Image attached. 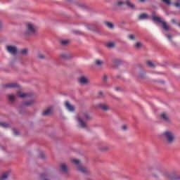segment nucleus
<instances>
[{"mask_svg":"<svg viewBox=\"0 0 180 180\" xmlns=\"http://www.w3.org/2000/svg\"><path fill=\"white\" fill-rule=\"evenodd\" d=\"M37 30V27H35L34 25L29 22L26 25V29L24 32V34H25V36H30V34H34Z\"/></svg>","mask_w":180,"mask_h":180,"instance_id":"nucleus-2","label":"nucleus"},{"mask_svg":"<svg viewBox=\"0 0 180 180\" xmlns=\"http://www.w3.org/2000/svg\"><path fill=\"white\" fill-rule=\"evenodd\" d=\"M98 96H99V98H102V96H103V92L99 91L98 92Z\"/></svg>","mask_w":180,"mask_h":180,"instance_id":"nucleus-40","label":"nucleus"},{"mask_svg":"<svg viewBox=\"0 0 180 180\" xmlns=\"http://www.w3.org/2000/svg\"><path fill=\"white\" fill-rule=\"evenodd\" d=\"M127 5L129 8H131V9H134V4H131L130 1L127 0L126 2L123 1H118L116 3V5H118V6H120V5Z\"/></svg>","mask_w":180,"mask_h":180,"instance_id":"nucleus-6","label":"nucleus"},{"mask_svg":"<svg viewBox=\"0 0 180 180\" xmlns=\"http://www.w3.org/2000/svg\"><path fill=\"white\" fill-rule=\"evenodd\" d=\"M40 158L44 159L46 158V155L43 152L40 153L39 154Z\"/></svg>","mask_w":180,"mask_h":180,"instance_id":"nucleus-34","label":"nucleus"},{"mask_svg":"<svg viewBox=\"0 0 180 180\" xmlns=\"http://www.w3.org/2000/svg\"><path fill=\"white\" fill-rule=\"evenodd\" d=\"M8 53L11 54V56H16L18 54V48L15 46L8 45L6 47Z\"/></svg>","mask_w":180,"mask_h":180,"instance_id":"nucleus-5","label":"nucleus"},{"mask_svg":"<svg viewBox=\"0 0 180 180\" xmlns=\"http://www.w3.org/2000/svg\"><path fill=\"white\" fill-rule=\"evenodd\" d=\"M165 175H166V176H167V179L169 180H180V176H172V175H168V173L167 172H165Z\"/></svg>","mask_w":180,"mask_h":180,"instance_id":"nucleus-14","label":"nucleus"},{"mask_svg":"<svg viewBox=\"0 0 180 180\" xmlns=\"http://www.w3.org/2000/svg\"><path fill=\"white\" fill-rule=\"evenodd\" d=\"M146 0H139V2L143 3V2H146Z\"/></svg>","mask_w":180,"mask_h":180,"instance_id":"nucleus-44","label":"nucleus"},{"mask_svg":"<svg viewBox=\"0 0 180 180\" xmlns=\"http://www.w3.org/2000/svg\"><path fill=\"white\" fill-rule=\"evenodd\" d=\"M9 176V172H6L2 174L0 177V180H7Z\"/></svg>","mask_w":180,"mask_h":180,"instance_id":"nucleus-15","label":"nucleus"},{"mask_svg":"<svg viewBox=\"0 0 180 180\" xmlns=\"http://www.w3.org/2000/svg\"><path fill=\"white\" fill-rule=\"evenodd\" d=\"M146 64L148 65V67H150V68H154L155 67V65H154V63H153V62H151L150 60H148L146 62Z\"/></svg>","mask_w":180,"mask_h":180,"instance_id":"nucleus-24","label":"nucleus"},{"mask_svg":"<svg viewBox=\"0 0 180 180\" xmlns=\"http://www.w3.org/2000/svg\"><path fill=\"white\" fill-rule=\"evenodd\" d=\"M19 85L16 83H8L3 86V88L11 89L12 88H18Z\"/></svg>","mask_w":180,"mask_h":180,"instance_id":"nucleus-7","label":"nucleus"},{"mask_svg":"<svg viewBox=\"0 0 180 180\" xmlns=\"http://www.w3.org/2000/svg\"><path fill=\"white\" fill-rule=\"evenodd\" d=\"M38 58H39L40 60L44 59V55H43V54H39V55H38Z\"/></svg>","mask_w":180,"mask_h":180,"instance_id":"nucleus-36","label":"nucleus"},{"mask_svg":"<svg viewBox=\"0 0 180 180\" xmlns=\"http://www.w3.org/2000/svg\"><path fill=\"white\" fill-rule=\"evenodd\" d=\"M148 15H147L146 13H142L139 16L138 20H143L144 19H148Z\"/></svg>","mask_w":180,"mask_h":180,"instance_id":"nucleus-17","label":"nucleus"},{"mask_svg":"<svg viewBox=\"0 0 180 180\" xmlns=\"http://www.w3.org/2000/svg\"><path fill=\"white\" fill-rule=\"evenodd\" d=\"M16 98L17 96L13 94H9L8 96V99L10 101V102H15V101H16Z\"/></svg>","mask_w":180,"mask_h":180,"instance_id":"nucleus-18","label":"nucleus"},{"mask_svg":"<svg viewBox=\"0 0 180 180\" xmlns=\"http://www.w3.org/2000/svg\"><path fill=\"white\" fill-rule=\"evenodd\" d=\"M61 169L65 174H67L68 172V168L67 167V165L65 164L61 165Z\"/></svg>","mask_w":180,"mask_h":180,"instance_id":"nucleus-20","label":"nucleus"},{"mask_svg":"<svg viewBox=\"0 0 180 180\" xmlns=\"http://www.w3.org/2000/svg\"><path fill=\"white\" fill-rule=\"evenodd\" d=\"M112 62L114 64H119L120 63V60L119 59H113Z\"/></svg>","mask_w":180,"mask_h":180,"instance_id":"nucleus-35","label":"nucleus"},{"mask_svg":"<svg viewBox=\"0 0 180 180\" xmlns=\"http://www.w3.org/2000/svg\"><path fill=\"white\" fill-rule=\"evenodd\" d=\"M72 162L78 166L77 169L79 172H82V174H88V170L86 169V167L80 165L81 161L79 160L72 159Z\"/></svg>","mask_w":180,"mask_h":180,"instance_id":"nucleus-3","label":"nucleus"},{"mask_svg":"<svg viewBox=\"0 0 180 180\" xmlns=\"http://www.w3.org/2000/svg\"><path fill=\"white\" fill-rule=\"evenodd\" d=\"M105 25L109 29H113V24L112 22H105Z\"/></svg>","mask_w":180,"mask_h":180,"instance_id":"nucleus-28","label":"nucleus"},{"mask_svg":"<svg viewBox=\"0 0 180 180\" xmlns=\"http://www.w3.org/2000/svg\"><path fill=\"white\" fill-rule=\"evenodd\" d=\"M13 131L15 136H18L19 134V132L15 129H13Z\"/></svg>","mask_w":180,"mask_h":180,"instance_id":"nucleus-38","label":"nucleus"},{"mask_svg":"<svg viewBox=\"0 0 180 180\" xmlns=\"http://www.w3.org/2000/svg\"><path fill=\"white\" fill-rule=\"evenodd\" d=\"M162 139L165 140L166 144H174L176 141L175 133L171 130H166L161 134Z\"/></svg>","mask_w":180,"mask_h":180,"instance_id":"nucleus-1","label":"nucleus"},{"mask_svg":"<svg viewBox=\"0 0 180 180\" xmlns=\"http://www.w3.org/2000/svg\"><path fill=\"white\" fill-rule=\"evenodd\" d=\"M18 96L20 98H27V97L30 96V95H29V94L22 93V91H18Z\"/></svg>","mask_w":180,"mask_h":180,"instance_id":"nucleus-16","label":"nucleus"},{"mask_svg":"<svg viewBox=\"0 0 180 180\" xmlns=\"http://www.w3.org/2000/svg\"><path fill=\"white\" fill-rule=\"evenodd\" d=\"M167 5H171V0H162Z\"/></svg>","mask_w":180,"mask_h":180,"instance_id":"nucleus-33","label":"nucleus"},{"mask_svg":"<svg viewBox=\"0 0 180 180\" xmlns=\"http://www.w3.org/2000/svg\"><path fill=\"white\" fill-rule=\"evenodd\" d=\"M95 64H96V65H98V67H101V66L103 65V61H102L101 60H96Z\"/></svg>","mask_w":180,"mask_h":180,"instance_id":"nucleus-23","label":"nucleus"},{"mask_svg":"<svg viewBox=\"0 0 180 180\" xmlns=\"http://www.w3.org/2000/svg\"><path fill=\"white\" fill-rule=\"evenodd\" d=\"M152 19H153L155 22H159L160 23H162L164 30H165L166 32L169 31V25H168V24H167L165 21L161 20L160 17L153 15Z\"/></svg>","mask_w":180,"mask_h":180,"instance_id":"nucleus-4","label":"nucleus"},{"mask_svg":"<svg viewBox=\"0 0 180 180\" xmlns=\"http://www.w3.org/2000/svg\"><path fill=\"white\" fill-rule=\"evenodd\" d=\"M65 106L66 109L69 110V112H74V110H75V108H74V106H72L68 101H66L65 103Z\"/></svg>","mask_w":180,"mask_h":180,"instance_id":"nucleus-12","label":"nucleus"},{"mask_svg":"<svg viewBox=\"0 0 180 180\" xmlns=\"http://www.w3.org/2000/svg\"><path fill=\"white\" fill-rule=\"evenodd\" d=\"M79 84H82V85H86L89 82V79L84 76L81 77L79 79Z\"/></svg>","mask_w":180,"mask_h":180,"instance_id":"nucleus-10","label":"nucleus"},{"mask_svg":"<svg viewBox=\"0 0 180 180\" xmlns=\"http://www.w3.org/2000/svg\"><path fill=\"white\" fill-rule=\"evenodd\" d=\"M106 46L108 49H113V47H115V44L113 42H108Z\"/></svg>","mask_w":180,"mask_h":180,"instance_id":"nucleus-25","label":"nucleus"},{"mask_svg":"<svg viewBox=\"0 0 180 180\" xmlns=\"http://www.w3.org/2000/svg\"><path fill=\"white\" fill-rule=\"evenodd\" d=\"M51 112H53V107H49L42 112V116H49L51 115Z\"/></svg>","mask_w":180,"mask_h":180,"instance_id":"nucleus-13","label":"nucleus"},{"mask_svg":"<svg viewBox=\"0 0 180 180\" xmlns=\"http://www.w3.org/2000/svg\"><path fill=\"white\" fill-rule=\"evenodd\" d=\"M60 43L63 46H65L66 44H68V40H63Z\"/></svg>","mask_w":180,"mask_h":180,"instance_id":"nucleus-32","label":"nucleus"},{"mask_svg":"<svg viewBox=\"0 0 180 180\" xmlns=\"http://www.w3.org/2000/svg\"><path fill=\"white\" fill-rule=\"evenodd\" d=\"M0 126L1 127L8 128V127H9V124H8L6 122H0Z\"/></svg>","mask_w":180,"mask_h":180,"instance_id":"nucleus-26","label":"nucleus"},{"mask_svg":"<svg viewBox=\"0 0 180 180\" xmlns=\"http://www.w3.org/2000/svg\"><path fill=\"white\" fill-rule=\"evenodd\" d=\"M103 81H104V82H106L108 81V76L107 75L103 76Z\"/></svg>","mask_w":180,"mask_h":180,"instance_id":"nucleus-39","label":"nucleus"},{"mask_svg":"<svg viewBox=\"0 0 180 180\" xmlns=\"http://www.w3.org/2000/svg\"><path fill=\"white\" fill-rule=\"evenodd\" d=\"M160 117L161 119H162V120L166 122V123H169L170 120H169V116L168 115V114L163 112L160 115Z\"/></svg>","mask_w":180,"mask_h":180,"instance_id":"nucleus-11","label":"nucleus"},{"mask_svg":"<svg viewBox=\"0 0 180 180\" xmlns=\"http://www.w3.org/2000/svg\"><path fill=\"white\" fill-rule=\"evenodd\" d=\"M122 130H127V125H123V126L122 127Z\"/></svg>","mask_w":180,"mask_h":180,"instance_id":"nucleus-42","label":"nucleus"},{"mask_svg":"<svg viewBox=\"0 0 180 180\" xmlns=\"http://www.w3.org/2000/svg\"><path fill=\"white\" fill-rule=\"evenodd\" d=\"M60 58H63L64 60H68V58H71V56L68 53H62L60 54Z\"/></svg>","mask_w":180,"mask_h":180,"instance_id":"nucleus-19","label":"nucleus"},{"mask_svg":"<svg viewBox=\"0 0 180 180\" xmlns=\"http://www.w3.org/2000/svg\"><path fill=\"white\" fill-rule=\"evenodd\" d=\"M115 89H116V91H118V90H119V89H118V88H116Z\"/></svg>","mask_w":180,"mask_h":180,"instance_id":"nucleus-47","label":"nucleus"},{"mask_svg":"<svg viewBox=\"0 0 180 180\" xmlns=\"http://www.w3.org/2000/svg\"><path fill=\"white\" fill-rule=\"evenodd\" d=\"M168 40H169V41H172V35L169 34L167 36Z\"/></svg>","mask_w":180,"mask_h":180,"instance_id":"nucleus-37","label":"nucleus"},{"mask_svg":"<svg viewBox=\"0 0 180 180\" xmlns=\"http://www.w3.org/2000/svg\"><path fill=\"white\" fill-rule=\"evenodd\" d=\"M129 40H136V37L134 34L129 35Z\"/></svg>","mask_w":180,"mask_h":180,"instance_id":"nucleus-31","label":"nucleus"},{"mask_svg":"<svg viewBox=\"0 0 180 180\" xmlns=\"http://www.w3.org/2000/svg\"><path fill=\"white\" fill-rule=\"evenodd\" d=\"M34 103V100L32 99L28 102H25L23 103V106H32Z\"/></svg>","mask_w":180,"mask_h":180,"instance_id":"nucleus-21","label":"nucleus"},{"mask_svg":"<svg viewBox=\"0 0 180 180\" xmlns=\"http://www.w3.org/2000/svg\"><path fill=\"white\" fill-rule=\"evenodd\" d=\"M172 23H175V19H172Z\"/></svg>","mask_w":180,"mask_h":180,"instance_id":"nucleus-45","label":"nucleus"},{"mask_svg":"<svg viewBox=\"0 0 180 180\" xmlns=\"http://www.w3.org/2000/svg\"><path fill=\"white\" fill-rule=\"evenodd\" d=\"M139 77H140V78H144V75H143V74H141V75H139Z\"/></svg>","mask_w":180,"mask_h":180,"instance_id":"nucleus-43","label":"nucleus"},{"mask_svg":"<svg viewBox=\"0 0 180 180\" xmlns=\"http://www.w3.org/2000/svg\"><path fill=\"white\" fill-rule=\"evenodd\" d=\"M101 150L102 151H108V150H109V146H102V147L101 148Z\"/></svg>","mask_w":180,"mask_h":180,"instance_id":"nucleus-30","label":"nucleus"},{"mask_svg":"<svg viewBox=\"0 0 180 180\" xmlns=\"http://www.w3.org/2000/svg\"><path fill=\"white\" fill-rule=\"evenodd\" d=\"M98 108L102 109L104 112H108V110H110V107L105 103H99L98 105Z\"/></svg>","mask_w":180,"mask_h":180,"instance_id":"nucleus-8","label":"nucleus"},{"mask_svg":"<svg viewBox=\"0 0 180 180\" xmlns=\"http://www.w3.org/2000/svg\"><path fill=\"white\" fill-rule=\"evenodd\" d=\"M83 119L84 120H90L91 116L89 115V114L88 112H84V113H83Z\"/></svg>","mask_w":180,"mask_h":180,"instance_id":"nucleus-22","label":"nucleus"},{"mask_svg":"<svg viewBox=\"0 0 180 180\" xmlns=\"http://www.w3.org/2000/svg\"><path fill=\"white\" fill-rule=\"evenodd\" d=\"M77 120L80 127L82 129H86V122H85L82 118L78 117Z\"/></svg>","mask_w":180,"mask_h":180,"instance_id":"nucleus-9","label":"nucleus"},{"mask_svg":"<svg viewBox=\"0 0 180 180\" xmlns=\"http://www.w3.org/2000/svg\"><path fill=\"white\" fill-rule=\"evenodd\" d=\"M2 27V22L0 21V29Z\"/></svg>","mask_w":180,"mask_h":180,"instance_id":"nucleus-46","label":"nucleus"},{"mask_svg":"<svg viewBox=\"0 0 180 180\" xmlns=\"http://www.w3.org/2000/svg\"><path fill=\"white\" fill-rule=\"evenodd\" d=\"M174 6H176V8H179L180 3H175V4H174Z\"/></svg>","mask_w":180,"mask_h":180,"instance_id":"nucleus-41","label":"nucleus"},{"mask_svg":"<svg viewBox=\"0 0 180 180\" xmlns=\"http://www.w3.org/2000/svg\"><path fill=\"white\" fill-rule=\"evenodd\" d=\"M141 46H143V44L138 41L135 44V49H141Z\"/></svg>","mask_w":180,"mask_h":180,"instance_id":"nucleus-29","label":"nucleus"},{"mask_svg":"<svg viewBox=\"0 0 180 180\" xmlns=\"http://www.w3.org/2000/svg\"><path fill=\"white\" fill-rule=\"evenodd\" d=\"M27 49H24L20 51V54H22V56L26 55V53H27Z\"/></svg>","mask_w":180,"mask_h":180,"instance_id":"nucleus-27","label":"nucleus"}]
</instances>
